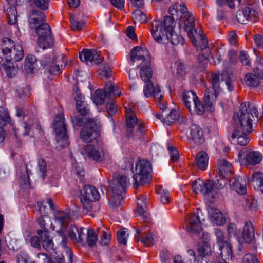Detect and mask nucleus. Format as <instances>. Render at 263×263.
<instances>
[{
	"mask_svg": "<svg viewBox=\"0 0 263 263\" xmlns=\"http://www.w3.org/2000/svg\"><path fill=\"white\" fill-rule=\"evenodd\" d=\"M144 229L142 230H136L137 235H135V240L137 241H139L140 240V238L139 237V235H141L142 236L141 239V242L146 247H149L152 246L154 243V236L153 234L151 232H148L147 234H145V232H143Z\"/></svg>",
	"mask_w": 263,
	"mask_h": 263,
	"instance_id": "5701e85b",
	"label": "nucleus"
},
{
	"mask_svg": "<svg viewBox=\"0 0 263 263\" xmlns=\"http://www.w3.org/2000/svg\"><path fill=\"white\" fill-rule=\"evenodd\" d=\"M179 117V112L176 109H172L169 114L165 116L163 122L167 125H171L174 123Z\"/></svg>",
	"mask_w": 263,
	"mask_h": 263,
	"instance_id": "49530a36",
	"label": "nucleus"
},
{
	"mask_svg": "<svg viewBox=\"0 0 263 263\" xmlns=\"http://www.w3.org/2000/svg\"><path fill=\"white\" fill-rule=\"evenodd\" d=\"M46 21V16L44 13L32 10L28 15V23L31 29L36 28Z\"/></svg>",
	"mask_w": 263,
	"mask_h": 263,
	"instance_id": "412c9836",
	"label": "nucleus"
},
{
	"mask_svg": "<svg viewBox=\"0 0 263 263\" xmlns=\"http://www.w3.org/2000/svg\"><path fill=\"white\" fill-rule=\"evenodd\" d=\"M53 126L56 133L57 142L62 147L68 146V137L67 135V129L65 123L64 114H60L55 117Z\"/></svg>",
	"mask_w": 263,
	"mask_h": 263,
	"instance_id": "9b49d317",
	"label": "nucleus"
},
{
	"mask_svg": "<svg viewBox=\"0 0 263 263\" xmlns=\"http://www.w3.org/2000/svg\"><path fill=\"white\" fill-rule=\"evenodd\" d=\"M203 236L205 238V240L199 243L198 247L199 255L201 257L210 255L212 251L211 247L208 242L210 238V234L208 233L204 232L203 233Z\"/></svg>",
	"mask_w": 263,
	"mask_h": 263,
	"instance_id": "bb28decb",
	"label": "nucleus"
},
{
	"mask_svg": "<svg viewBox=\"0 0 263 263\" xmlns=\"http://www.w3.org/2000/svg\"><path fill=\"white\" fill-rule=\"evenodd\" d=\"M103 91L106 97L111 99L118 97L121 94V92L118 90L117 86L111 82L106 83Z\"/></svg>",
	"mask_w": 263,
	"mask_h": 263,
	"instance_id": "c756f323",
	"label": "nucleus"
},
{
	"mask_svg": "<svg viewBox=\"0 0 263 263\" xmlns=\"http://www.w3.org/2000/svg\"><path fill=\"white\" fill-rule=\"evenodd\" d=\"M47 165L45 160L40 158L38 160V173L42 179H45L46 177Z\"/></svg>",
	"mask_w": 263,
	"mask_h": 263,
	"instance_id": "3c124183",
	"label": "nucleus"
},
{
	"mask_svg": "<svg viewBox=\"0 0 263 263\" xmlns=\"http://www.w3.org/2000/svg\"><path fill=\"white\" fill-rule=\"evenodd\" d=\"M55 218L62 227V231H58V233L62 237L63 246H65L66 243L67 238L62 231L66 228L67 229V232L69 237L73 242H83V237L85 236L83 232L84 228L82 227L78 228L73 225H68L70 222V216L68 213L59 211L56 213Z\"/></svg>",
	"mask_w": 263,
	"mask_h": 263,
	"instance_id": "f257e3e1",
	"label": "nucleus"
},
{
	"mask_svg": "<svg viewBox=\"0 0 263 263\" xmlns=\"http://www.w3.org/2000/svg\"><path fill=\"white\" fill-rule=\"evenodd\" d=\"M81 193V201L83 206L87 212L90 211L92 209V202L99 199V193L96 187L90 185L84 186Z\"/></svg>",
	"mask_w": 263,
	"mask_h": 263,
	"instance_id": "f8f14e48",
	"label": "nucleus"
},
{
	"mask_svg": "<svg viewBox=\"0 0 263 263\" xmlns=\"http://www.w3.org/2000/svg\"><path fill=\"white\" fill-rule=\"evenodd\" d=\"M126 123L127 126L133 129L137 123H138V118L135 112L130 108H125Z\"/></svg>",
	"mask_w": 263,
	"mask_h": 263,
	"instance_id": "473e14b6",
	"label": "nucleus"
},
{
	"mask_svg": "<svg viewBox=\"0 0 263 263\" xmlns=\"http://www.w3.org/2000/svg\"><path fill=\"white\" fill-rule=\"evenodd\" d=\"M141 68L140 71V74L142 80L145 84L143 88V93L146 98L152 96L156 98H160L161 95V90L158 85L154 86L151 81L153 76V71L151 68V63H141Z\"/></svg>",
	"mask_w": 263,
	"mask_h": 263,
	"instance_id": "20e7f679",
	"label": "nucleus"
},
{
	"mask_svg": "<svg viewBox=\"0 0 263 263\" xmlns=\"http://www.w3.org/2000/svg\"><path fill=\"white\" fill-rule=\"evenodd\" d=\"M186 228L191 233H199L202 230L198 215L195 214L188 215L186 218Z\"/></svg>",
	"mask_w": 263,
	"mask_h": 263,
	"instance_id": "aec40b11",
	"label": "nucleus"
},
{
	"mask_svg": "<svg viewBox=\"0 0 263 263\" xmlns=\"http://www.w3.org/2000/svg\"><path fill=\"white\" fill-rule=\"evenodd\" d=\"M79 58L82 62H93L95 64H100L103 60L100 52L95 49H84L79 53Z\"/></svg>",
	"mask_w": 263,
	"mask_h": 263,
	"instance_id": "f3484780",
	"label": "nucleus"
},
{
	"mask_svg": "<svg viewBox=\"0 0 263 263\" xmlns=\"http://www.w3.org/2000/svg\"><path fill=\"white\" fill-rule=\"evenodd\" d=\"M262 159L260 153L256 151H251L247 154L246 157V162L250 165H256L259 163Z\"/></svg>",
	"mask_w": 263,
	"mask_h": 263,
	"instance_id": "4c0bfd02",
	"label": "nucleus"
},
{
	"mask_svg": "<svg viewBox=\"0 0 263 263\" xmlns=\"http://www.w3.org/2000/svg\"><path fill=\"white\" fill-rule=\"evenodd\" d=\"M214 184L213 182L210 180L204 181V185L202 188L201 194L203 195H209L213 191Z\"/></svg>",
	"mask_w": 263,
	"mask_h": 263,
	"instance_id": "0e129e2a",
	"label": "nucleus"
},
{
	"mask_svg": "<svg viewBox=\"0 0 263 263\" xmlns=\"http://www.w3.org/2000/svg\"><path fill=\"white\" fill-rule=\"evenodd\" d=\"M182 99L185 106L191 114L202 115L204 113V105L195 92L191 91H184Z\"/></svg>",
	"mask_w": 263,
	"mask_h": 263,
	"instance_id": "9d476101",
	"label": "nucleus"
},
{
	"mask_svg": "<svg viewBox=\"0 0 263 263\" xmlns=\"http://www.w3.org/2000/svg\"><path fill=\"white\" fill-rule=\"evenodd\" d=\"M111 239V234L109 230L105 229L100 231V243L103 245H108Z\"/></svg>",
	"mask_w": 263,
	"mask_h": 263,
	"instance_id": "8fccbe9b",
	"label": "nucleus"
},
{
	"mask_svg": "<svg viewBox=\"0 0 263 263\" xmlns=\"http://www.w3.org/2000/svg\"><path fill=\"white\" fill-rule=\"evenodd\" d=\"M230 184L232 189L239 194L243 195L247 192L245 181H242V179L239 176L231 178L230 180Z\"/></svg>",
	"mask_w": 263,
	"mask_h": 263,
	"instance_id": "393cba45",
	"label": "nucleus"
},
{
	"mask_svg": "<svg viewBox=\"0 0 263 263\" xmlns=\"http://www.w3.org/2000/svg\"><path fill=\"white\" fill-rule=\"evenodd\" d=\"M204 185V180L199 179L195 180L192 183V189L193 191L198 194L201 193L202 188Z\"/></svg>",
	"mask_w": 263,
	"mask_h": 263,
	"instance_id": "338daca9",
	"label": "nucleus"
},
{
	"mask_svg": "<svg viewBox=\"0 0 263 263\" xmlns=\"http://www.w3.org/2000/svg\"><path fill=\"white\" fill-rule=\"evenodd\" d=\"M211 219L212 222L217 225H222L226 222V218L223 214L217 209H211Z\"/></svg>",
	"mask_w": 263,
	"mask_h": 263,
	"instance_id": "f704fd0d",
	"label": "nucleus"
},
{
	"mask_svg": "<svg viewBox=\"0 0 263 263\" xmlns=\"http://www.w3.org/2000/svg\"><path fill=\"white\" fill-rule=\"evenodd\" d=\"M241 263H259V261L255 256L247 254L244 256Z\"/></svg>",
	"mask_w": 263,
	"mask_h": 263,
	"instance_id": "774afa93",
	"label": "nucleus"
},
{
	"mask_svg": "<svg viewBox=\"0 0 263 263\" xmlns=\"http://www.w3.org/2000/svg\"><path fill=\"white\" fill-rule=\"evenodd\" d=\"M137 211L138 213L143 217L144 219H147L148 216L144 210V208L146 207V196L142 195L140 197H137Z\"/></svg>",
	"mask_w": 263,
	"mask_h": 263,
	"instance_id": "ea45409f",
	"label": "nucleus"
},
{
	"mask_svg": "<svg viewBox=\"0 0 263 263\" xmlns=\"http://www.w3.org/2000/svg\"><path fill=\"white\" fill-rule=\"evenodd\" d=\"M227 231L229 237L238 236L240 234V231L238 229L234 223H230L227 226Z\"/></svg>",
	"mask_w": 263,
	"mask_h": 263,
	"instance_id": "bf43d9fd",
	"label": "nucleus"
},
{
	"mask_svg": "<svg viewBox=\"0 0 263 263\" xmlns=\"http://www.w3.org/2000/svg\"><path fill=\"white\" fill-rule=\"evenodd\" d=\"M54 43V39L52 34L42 36L38 38L39 46L43 49L52 47Z\"/></svg>",
	"mask_w": 263,
	"mask_h": 263,
	"instance_id": "c9c22d12",
	"label": "nucleus"
},
{
	"mask_svg": "<svg viewBox=\"0 0 263 263\" xmlns=\"http://www.w3.org/2000/svg\"><path fill=\"white\" fill-rule=\"evenodd\" d=\"M129 184L127 177L120 175L114 180V182L109 184L112 191V200L110 205L114 208L122 205L124 202L122 194Z\"/></svg>",
	"mask_w": 263,
	"mask_h": 263,
	"instance_id": "39448f33",
	"label": "nucleus"
},
{
	"mask_svg": "<svg viewBox=\"0 0 263 263\" xmlns=\"http://www.w3.org/2000/svg\"><path fill=\"white\" fill-rule=\"evenodd\" d=\"M80 138L85 143H90L96 140L100 135L99 121L96 117L87 120L84 127L80 132Z\"/></svg>",
	"mask_w": 263,
	"mask_h": 263,
	"instance_id": "1a4fd4ad",
	"label": "nucleus"
},
{
	"mask_svg": "<svg viewBox=\"0 0 263 263\" xmlns=\"http://www.w3.org/2000/svg\"><path fill=\"white\" fill-rule=\"evenodd\" d=\"M42 245L43 247L49 252H50V257H51V254H57L58 252L53 248V243L52 240L50 239L48 236H42Z\"/></svg>",
	"mask_w": 263,
	"mask_h": 263,
	"instance_id": "c03bdc74",
	"label": "nucleus"
},
{
	"mask_svg": "<svg viewBox=\"0 0 263 263\" xmlns=\"http://www.w3.org/2000/svg\"><path fill=\"white\" fill-rule=\"evenodd\" d=\"M106 97L102 90L98 89L95 92L93 102L97 105H102L105 102Z\"/></svg>",
	"mask_w": 263,
	"mask_h": 263,
	"instance_id": "864d4df0",
	"label": "nucleus"
},
{
	"mask_svg": "<svg viewBox=\"0 0 263 263\" xmlns=\"http://www.w3.org/2000/svg\"><path fill=\"white\" fill-rule=\"evenodd\" d=\"M252 181L258 187L260 191L263 193V177L260 173L256 172L252 176Z\"/></svg>",
	"mask_w": 263,
	"mask_h": 263,
	"instance_id": "603ef678",
	"label": "nucleus"
},
{
	"mask_svg": "<svg viewBox=\"0 0 263 263\" xmlns=\"http://www.w3.org/2000/svg\"><path fill=\"white\" fill-rule=\"evenodd\" d=\"M220 93H216L214 90L207 88L204 92L203 102L204 103V110L213 112L215 110V105L217 96Z\"/></svg>",
	"mask_w": 263,
	"mask_h": 263,
	"instance_id": "6ab92c4d",
	"label": "nucleus"
},
{
	"mask_svg": "<svg viewBox=\"0 0 263 263\" xmlns=\"http://www.w3.org/2000/svg\"><path fill=\"white\" fill-rule=\"evenodd\" d=\"M214 234L216 237V242L218 246L223 245L229 242L225 240L223 233L219 229L216 228L214 230Z\"/></svg>",
	"mask_w": 263,
	"mask_h": 263,
	"instance_id": "13d9d810",
	"label": "nucleus"
},
{
	"mask_svg": "<svg viewBox=\"0 0 263 263\" xmlns=\"http://www.w3.org/2000/svg\"><path fill=\"white\" fill-rule=\"evenodd\" d=\"M37 60L33 55H28L26 57L25 61L24 67L28 73H33L36 70L37 67Z\"/></svg>",
	"mask_w": 263,
	"mask_h": 263,
	"instance_id": "2f4dec72",
	"label": "nucleus"
},
{
	"mask_svg": "<svg viewBox=\"0 0 263 263\" xmlns=\"http://www.w3.org/2000/svg\"><path fill=\"white\" fill-rule=\"evenodd\" d=\"M255 230L254 226L250 221L245 223L242 232V237L244 240L248 243L254 241L255 239Z\"/></svg>",
	"mask_w": 263,
	"mask_h": 263,
	"instance_id": "4be33fe9",
	"label": "nucleus"
},
{
	"mask_svg": "<svg viewBox=\"0 0 263 263\" xmlns=\"http://www.w3.org/2000/svg\"><path fill=\"white\" fill-rule=\"evenodd\" d=\"M81 153L84 156H88L89 158L97 162L102 161L104 157L102 149L93 145H87L84 146L81 149Z\"/></svg>",
	"mask_w": 263,
	"mask_h": 263,
	"instance_id": "2eb2a0df",
	"label": "nucleus"
},
{
	"mask_svg": "<svg viewBox=\"0 0 263 263\" xmlns=\"http://www.w3.org/2000/svg\"><path fill=\"white\" fill-rule=\"evenodd\" d=\"M167 149L170 152L171 157V160L172 161L176 162L179 159V152L176 147H174L170 143L167 144Z\"/></svg>",
	"mask_w": 263,
	"mask_h": 263,
	"instance_id": "680f3d73",
	"label": "nucleus"
},
{
	"mask_svg": "<svg viewBox=\"0 0 263 263\" xmlns=\"http://www.w3.org/2000/svg\"><path fill=\"white\" fill-rule=\"evenodd\" d=\"M132 17L135 21H137L140 23H145L147 21L146 14L140 10H135L133 13Z\"/></svg>",
	"mask_w": 263,
	"mask_h": 263,
	"instance_id": "4d7b16f0",
	"label": "nucleus"
},
{
	"mask_svg": "<svg viewBox=\"0 0 263 263\" xmlns=\"http://www.w3.org/2000/svg\"><path fill=\"white\" fill-rule=\"evenodd\" d=\"M33 30H35L36 33L38 35L39 37L42 36L47 35L51 34V30L49 25L45 22Z\"/></svg>",
	"mask_w": 263,
	"mask_h": 263,
	"instance_id": "de8ad7c7",
	"label": "nucleus"
},
{
	"mask_svg": "<svg viewBox=\"0 0 263 263\" xmlns=\"http://www.w3.org/2000/svg\"><path fill=\"white\" fill-rule=\"evenodd\" d=\"M258 16V12L256 10L250 7H246L241 10H238L236 18L241 24H245L247 21H254Z\"/></svg>",
	"mask_w": 263,
	"mask_h": 263,
	"instance_id": "a211bd4d",
	"label": "nucleus"
},
{
	"mask_svg": "<svg viewBox=\"0 0 263 263\" xmlns=\"http://www.w3.org/2000/svg\"><path fill=\"white\" fill-rule=\"evenodd\" d=\"M7 124H13L10 115L7 109L3 106H0V127H4Z\"/></svg>",
	"mask_w": 263,
	"mask_h": 263,
	"instance_id": "a19ab883",
	"label": "nucleus"
},
{
	"mask_svg": "<svg viewBox=\"0 0 263 263\" xmlns=\"http://www.w3.org/2000/svg\"><path fill=\"white\" fill-rule=\"evenodd\" d=\"M174 29H173L172 31H170L168 35V40H170L171 43L174 45H178L180 44L183 45L184 44L185 41L184 38L182 36H179L174 31Z\"/></svg>",
	"mask_w": 263,
	"mask_h": 263,
	"instance_id": "09e8293b",
	"label": "nucleus"
},
{
	"mask_svg": "<svg viewBox=\"0 0 263 263\" xmlns=\"http://www.w3.org/2000/svg\"><path fill=\"white\" fill-rule=\"evenodd\" d=\"M190 136L196 144H200L204 141L201 129L195 124L192 125L191 127Z\"/></svg>",
	"mask_w": 263,
	"mask_h": 263,
	"instance_id": "cd10ccee",
	"label": "nucleus"
},
{
	"mask_svg": "<svg viewBox=\"0 0 263 263\" xmlns=\"http://www.w3.org/2000/svg\"><path fill=\"white\" fill-rule=\"evenodd\" d=\"M86 239L87 243L89 246L92 247L96 244L98 237L97 235L93 230H88Z\"/></svg>",
	"mask_w": 263,
	"mask_h": 263,
	"instance_id": "5fc2aeb1",
	"label": "nucleus"
},
{
	"mask_svg": "<svg viewBox=\"0 0 263 263\" xmlns=\"http://www.w3.org/2000/svg\"><path fill=\"white\" fill-rule=\"evenodd\" d=\"M70 23L71 28L74 31L81 30L84 25L83 22L78 21L74 16H71L70 17Z\"/></svg>",
	"mask_w": 263,
	"mask_h": 263,
	"instance_id": "6e6d98bb",
	"label": "nucleus"
},
{
	"mask_svg": "<svg viewBox=\"0 0 263 263\" xmlns=\"http://www.w3.org/2000/svg\"><path fill=\"white\" fill-rule=\"evenodd\" d=\"M1 50L4 58L9 62H18L24 56L22 47L9 38L3 40Z\"/></svg>",
	"mask_w": 263,
	"mask_h": 263,
	"instance_id": "0eeeda50",
	"label": "nucleus"
},
{
	"mask_svg": "<svg viewBox=\"0 0 263 263\" xmlns=\"http://www.w3.org/2000/svg\"><path fill=\"white\" fill-rule=\"evenodd\" d=\"M130 59L134 64L136 61H142V63H149L150 55L148 50L146 48H143L139 46L134 47L130 53Z\"/></svg>",
	"mask_w": 263,
	"mask_h": 263,
	"instance_id": "dca6fc26",
	"label": "nucleus"
},
{
	"mask_svg": "<svg viewBox=\"0 0 263 263\" xmlns=\"http://www.w3.org/2000/svg\"><path fill=\"white\" fill-rule=\"evenodd\" d=\"M106 109L107 113L111 116L115 115L117 111V106L115 102L113 100H110L107 102L106 104Z\"/></svg>",
	"mask_w": 263,
	"mask_h": 263,
	"instance_id": "052dcab7",
	"label": "nucleus"
},
{
	"mask_svg": "<svg viewBox=\"0 0 263 263\" xmlns=\"http://www.w3.org/2000/svg\"><path fill=\"white\" fill-rule=\"evenodd\" d=\"M170 17L173 21L178 22L180 28H182L185 31H189L194 28V18L192 14L189 12L186 6L183 3H176L171 5L168 9Z\"/></svg>",
	"mask_w": 263,
	"mask_h": 263,
	"instance_id": "f03ea898",
	"label": "nucleus"
},
{
	"mask_svg": "<svg viewBox=\"0 0 263 263\" xmlns=\"http://www.w3.org/2000/svg\"><path fill=\"white\" fill-rule=\"evenodd\" d=\"M66 259L63 254H52L50 258L51 263H72L73 254L68 247H65Z\"/></svg>",
	"mask_w": 263,
	"mask_h": 263,
	"instance_id": "b1692460",
	"label": "nucleus"
},
{
	"mask_svg": "<svg viewBox=\"0 0 263 263\" xmlns=\"http://www.w3.org/2000/svg\"><path fill=\"white\" fill-rule=\"evenodd\" d=\"M127 234L125 229H122L117 233V240L121 244L126 245Z\"/></svg>",
	"mask_w": 263,
	"mask_h": 263,
	"instance_id": "e2e57ef3",
	"label": "nucleus"
},
{
	"mask_svg": "<svg viewBox=\"0 0 263 263\" xmlns=\"http://www.w3.org/2000/svg\"><path fill=\"white\" fill-rule=\"evenodd\" d=\"M208 161V156L204 151H200L196 155L195 162L200 170H204L206 168Z\"/></svg>",
	"mask_w": 263,
	"mask_h": 263,
	"instance_id": "7c9ffc66",
	"label": "nucleus"
},
{
	"mask_svg": "<svg viewBox=\"0 0 263 263\" xmlns=\"http://www.w3.org/2000/svg\"><path fill=\"white\" fill-rule=\"evenodd\" d=\"M158 195V198L163 204H167L171 201L170 192L168 190L163 189L162 187L158 188L156 190Z\"/></svg>",
	"mask_w": 263,
	"mask_h": 263,
	"instance_id": "a18cd8bd",
	"label": "nucleus"
},
{
	"mask_svg": "<svg viewBox=\"0 0 263 263\" xmlns=\"http://www.w3.org/2000/svg\"><path fill=\"white\" fill-rule=\"evenodd\" d=\"M7 17L8 22L10 24H14L17 21V13L14 5H10L7 8Z\"/></svg>",
	"mask_w": 263,
	"mask_h": 263,
	"instance_id": "79ce46f5",
	"label": "nucleus"
},
{
	"mask_svg": "<svg viewBox=\"0 0 263 263\" xmlns=\"http://www.w3.org/2000/svg\"><path fill=\"white\" fill-rule=\"evenodd\" d=\"M220 251V256L226 262L227 260L231 259L232 257L233 252L231 245L228 242L219 246Z\"/></svg>",
	"mask_w": 263,
	"mask_h": 263,
	"instance_id": "58836bf2",
	"label": "nucleus"
},
{
	"mask_svg": "<svg viewBox=\"0 0 263 263\" xmlns=\"http://www.w3.org/2000/svg\"><path fill=\"white\" fill-rule=\"evenodd\" d=\"M263 79L259 77V73H248L246 75L244 81L245 84L249 87H256L259 84V79Z\"/></svg>",
	"mask_w": 263,
	"mask_h": 263,
	"instance_id": "e433bc0d",
	"label": "nucleus"
},
{
	"mask_svg": "<svg viewBox=\"0 0 263 263\" xmlns=\"http://www.w3.org/2000/svg\"><path fill=\"white\" fill-rule=\"evenodd\" d=\"M84 97L82 95H77L74 97L76 107L78 113L82 116H85L89 112V109L84 101Z\"/></svg>",
	"mask_w": 263,
	"mask_h": 263,
	"instance_id": "c85d7f7f",
	"label": "nucleus"
},
{
	"mask_svg": "<svg viewBox=\"0 0 263 263\" xmlns=\"http://www.w3.org/2000/svg\"><path fill=\"white\" fill-rule=\"evenodd\" d=\"M218 167L219 173L223 176H224V174L231 172L232 170L231 164L224 159H221L218 161Z\"/></svg>",
	"mask_w": 263,
	"mask_h": 263,
	"instance_id": "37998d69",
	"label": "nucleus"
},
{
	"mask_svg": "<svg viewBox=\"0 0 263 263\" xmlns=\"http://www.w3.org/2000/svg\"><path fill=\"white\" fill-rule=\"evenodd\" d=\"M188 34V36L192 41L194 46L197 49L200 50L205 49L208 45V40L203 31L199 29H192L189 31H186Z\"/></svg>",
	"mask_w": 263,
	"mask_h": 263,
	"instance_id": "4468645a",
	"label": "nucleus"
},
{
	"mask_svg": "<svg viewBox=\"0 0 263 263\" xmlns=\"http://www.w3.org/2000/svg\"><path fill=\"white\" fill-rule=\"evenodd\" d=\"M151 165L148 161L141 160L136 165L135 174L133 176L134 185L138 188L139 185L148 183L151 180Z\"/></svg>",
	"mask_w": 263,
	"mask_h": 263,
	"instance_id": "6e6552de",
	"label": "nucleus"
},
{
	"mask_svg": "<svg viewBox=\"0 0 263 263\" xmlns=\"http://www.w3.org/2000/svg\"><path fill=\"white\" fill-rule=\"evenodd\" d=\"M247 133H243L242 130H241V132L240 131L238 132L237 130H234L231 136V142L237 143L241 146L246 145L250 140L246 135Z\"/></svg>",
	"mask_w": 263,
	"mask_h": 263,
	"instance_id": "a878e982",
	"label": "nucleus"
},
{
	"mask_svg": "<svg viewBox=\"0 0 263 263\" xmlns=\"http://www.w3.org/2000/svg\"><path fill=\"white\" fill-rule=\"evenodd\" d=\"M61 60L65 62V57L63 55H60L54 59L45 58L43 61V66L45 70L48 73L53 75H57L62 72L63 66L60 65Z\"/></svg>",
	"mask_w": 263,
	"mask_h": 263,
	"instance_id": "ddd939ff",
	"label": "nucleus"
},
{
	"mask_svg": "<svg viewBox=\"0 0 263 263\" xmlns=\"http://www.w3.org/2000/svg\"><path fill=\"white\" fill-rule=\"evenodd\" d=\"M217 4L219 6H222L225 4H228L229 7L231 8H234L236 4L239 5L241 0H216Z\"/></svg>",
	"mask_w": 263,
	"mask_h": 263,
	"instance_id": "69168bd1",
	"label": "nucleus"
},
{
	"mask_svg": "<svg viewBox=\"0 0 263 263\" xmlns=\"http://www.w3.org/2000/svg\"><path fill=\"white\" fill-rule=\"evenodd\" d=\"M254 115L257 118V109L253 105L246 103H242L238 113L240 128L243 133H251L252 131V118Z\"/></svg>",
	"mask_w": 263,
	"mask_h": 263,
	"instance_id": "423d86ee",
	"label": "nucleus"
},
{
	"mask_svg": "<svg viewBox=\"0 0 263 263\" xmlns=\"http://www.w3.org/2000/svg\"><path fill=\"white\" fill-rule=\"evenodd\" d=\"M209 82L211 85V87L210 88L214 90V92H216V93H220L221 88L220 86L221 82L219 72L211 73L209 79Z\"/></svg>",
	"mask_w": 263,
	"mask_h": 263,
	"instance_id": "72a5a7b5",
	"label": "nucleus"
},
{
	"mask_svg": "<svg viewBox=\"0 0 263 263\" xmlns=\"http://www.w3.org/2000/svg\"><path fill=\"white\" fill-rule=\"evenodd\" d=\"M151 33L154 40L159 43L168 41V33L174 29L176 22L171 18L164 17L163 21L153 20L151 23Z\"/></svg>",
	"mask_w": 263,
	"mask_h": 263,
	"instance_id": "7ed1b4c3",
	"label": "nucleus"
}]
</instances>
